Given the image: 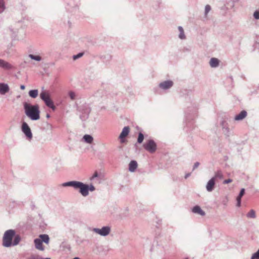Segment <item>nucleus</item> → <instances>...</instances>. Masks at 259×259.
<instances>
[{"label":"nucleus","instance_id":"nucleus-1","mask_svg":"<svg viewBox=\"0 0 259 259\" xmlns=\"http://www.w3.org/2000/svg\"><path fill=\"white\" fill-rule=\"evenodd\" d=\"M21 240L20 235L17 234L13 229L7 230L2 238V245L5 247H11L17 245Z\"/></svg>","mask_w":259,"mask_h":259},{"label":"nucleus","instance_id":"nucleus-2","mask_svg":"<svg viewBox=\"0 0 259 259\" xmlns=\"http://www.w3.org/2000/svg\"><path fill=\"white\" fill-rule=\"evenodd\" d=\"M63 187H72L75 190H78V192L82 196L85 197L89 194V191L93 192L95 190V187L91 184H84L82 182L76 181H72L65 182L62 184Z\"/></svg>","mask_w":259,"mask_h":259},{"label":"nucleus","instance_id":"nucleus-3","mask_svg":"<svg viewBox=\"0 0 259 259\" xmlns=\"http://www.w3.org/2000/svg\"><path fill=\"white\" fill-rule=\"evenodd\" d=\"M40 97L48 107L51 108L52 111H55L56 106L54 105L53 101L51 100L47 92L46 91L41 92L40 94Z\"/></svg>","mask_w":259,"mask_h":259},{"label":"nucleus","instance_id":"nucleus-4","mask_svg":"<svg viewBox=\"0 0 259 259\" xmlns=\"http://www.w3.org/2000/svg\"><path fill=\"white\" fill-rule=\"evenodd\" d=\"M231 121V119L228 118L226 116L222 117L219 119V123L222 128L223 133L227 136H230V129L228 127V122Z\"/></svg>","mask_w":259,"mask_h":259},{"label":"nucleus","instance_id":"nucleus-5","mask_svg":"<svg viewBox=\"0 0 259 259\" xmlns=\"http://www.w3.org/2000/svg\"><path fill=\"white\" fill-rule=\"evenodd\" d=\"M24 109L25 113H40L38 105H31L27 102H24Z\"/></svg>","mask_w":259,"mask_h":259},{"label":"nucleus","instance_id":"nucleus-6","mask_svg":"<svg viewBox=\"0 0 259 259\" xmlns=\"http://www.w3.org/2000/svg\"><path fill=\"white\" fill-rule=\"evenodd\" d=\"M145 150L148 151L150 153H154L157 149V144L152 139L148 140L143 145Z\"/></svg>","mask_w":259,"mask_h":259},{"label":"nucleus","instance_id":"nucleus-7","mask_svg":"<svg viewBox=\"0 0 259 259\" xmlns=\"http://www.w3.org/2000/svg\"><path fill=\"white\" fill-rule=\"evenodd\" d=\"M89 230L92 231L102 236H107L111 231V228L109 226H103L101 229L97 228H89Z\"/></svg>","mask_w":259,"mask_h":259},{"label":"nucleus","instance_id":"nucleus-8","mask_svg":"<svg viewBox=\"0 0 259 259\" xmlns=\"http://www.w3.org/2000/svg\"><path fill=\"white\" fill-rule=\"evenodd\" d=\"M21 131L28 140H31L32 139L31 130L27 123L24 120L22 121Z\"/></svg>","mask_w":259,"mask_h":259},{"label":"nucleus","instance_id":"nucleus-9","mask_svg":"<svg viewBox=\"0 0 259 259\" xmlns=\"http://www.w3.org/2000/svg\"><path fill=\"white\" fill-rule=\"evenodd\" d=\"M174 85V82L170 80H164L160 82L158 84L159 89L163 91H167Z\"/></svg>","mask_w":259,"mask_h":259},{"label":"nucleus","instance_id":"nucleus-10","mask_svg":"<svg viewBox=\"0 0 259 259\" xmlns=\"http://www.w3.org/2000/svg\"><path fill=\"white\" fill-rule=\"evenodd\" d=\"M130 130V129L128 126H125L123 127L119 136V139H120L121 143H124L125 142V138L129 134Z\"/></svg>","mask_w":259,"mask_h":259},{"label":"nucleus","instance_id":"nucleus-11","mask_svg":"<svg viewBox=\"0 0 259 259\" xmlns=\"http://www.w3.org/2000/svg\"><path fill=\"white\" fill-rule=\"evenodd\" d=\"M78 111L82 113H90L91 109L89 104L84 103L78 106Z\"/></svg>","mask_w":259,"mask_h":259},{"label":"nucleus","instance_id":"nucleus-12","mask_svg":"<svg viewBox=\"0 0 259 259\" xmlns=\"http://www.w3.org/2000/svg\"><path fill=\"white\" fill-rule=\"evenodd\" d=\"M216 181L214 178H211L207 183L206 185V189L207 192H212L215 188Z\"/></svg>","mask_w":259,"mask_h":259},{"label":"nucleus","instance_id":"nucleus-13","mask_svg":"<svg viewBox=\"0 0 259 259\" xmlns=\"http://www.w3.org/2000/svg\"><path fill=\"white\" fill-rule=\"evenodd\" d=\"M0 67L6 70H11L13 68V66L9 62L0 59Z\"/></svg>","mask_w":259,"mask_h":259},{"label":"nucleus","instance_id":"nucleus-14","mask_svg":"<svg viewBox=\"0 0 259 259\" xmlns=\"http://www.w3.org/2000/svg\"><path fill=\"white\" fill-rule=\"evenodd\" d=\"M245 192V190L244 188H242L240 190V191L236 198V201H237L236 206L237 207L241 206V199H242L243 196L244 195Z\"/></svg>","mask_w":259,"mask_h":259},{"label":"nucleus","instance_id":"nucleus-15","mask_svg":"<svg viewBox=\"0 0 259 259\" xmlns=\"http://www.w3.org/2000/svg\"><path fill=\"white\" fill-rule=\"evenodd\" d=\"M192 211L194 213L198 214L201 216H204L205 212L203 211L199 205H195L192 209Z\"/></svg>","mask_w":259,"mask_h":259},{"label":"nucleus","instance_id":"nucleus-16","mask_svg":"<svg viewBox=\"0 0 259 259\" xmlns=\"http://www.w3.org/2000/svg\"><path fill=\"white\" fill-rule=\"evenodd\" d=\"M35 247L36 249L43 251L45 249L44 246L42 245V242L40 240V239L36 238L34 240Z\"/></svg>","mask_w":259,"mask_h":259},{"label":"nucleus","instance_id":"nucleus-17","mask_svg":"<svg viewBox=\"0 0 259 259\" xmlns=\"http://www.w3.org/2000/svg\"><path fill=\"white\" fill-rule=\"evenodd\" d=\"M9 85L4 83H0V94L1 95H5L9 91Z\"/></svg>","mask_w":259,"mask_h":259},{"label":"nucleus","instance_id":"nucleus-18","mask_svg":"<svg viewBox=\"0 0 259 259\" xmlns=\"http://www.w3.org/2000/svg\"><path fill=\"white\" fill-rule=\"evenodd\" d=\"M138 167V163L136 160H132L128 164V170L134 172Z\"/></svg>","mask_w":259,"mask_h":259},{"label":"nucleus","instance_id":"nucleus-19","mask_svg":"<svg viewBox=\"0 0 259 259\" xmlns=\"http://www.w3.org/2000/svg\"><path fill=\"white\" fill-rule=\"evenodd\" d=\"M220 61L216 58H211L209 61V65L212 68H216L219 66Z\"/></svg>","mask_w":259,"mask_h":259},{"label":"nucleus","instance_id":"nucleus-20","mask_svg":"<svg viewBox=\"0 0 259 259\" xmlns=\"http://www.w3.org/2000/svg\"><path fill=\"white\" fill-rule=\"evenodd\" d=\"M39 239H40V240L42 241V242L48 244L49 243L50 238L48 235L47 234H40L39 236Z\"/></svg>","mask_w":259,"mask_h":259},{"label":"nucleus","instance_id":"nucleus-21","mask_svg":"<svg viewBox=\"0 0 259 259\" xmlns=\"http://www.w3.org/2000/svg\"><path fill=\"white\" fill-rule=\"evenodd\" d=\"M83 140L88 144H91L93 142V137L90 135H85L83 136Z\"/></svg>","mask_w":259,"mask_h":259},{"label":"nucleus","instance_id":"nucleus-22","mask_svg":"<svg viewBox=\"0 0 259 259\" xmlns=\"http://www.w3.org/2000/svg\"><path fill=\"white\" fill-rule=\"evenodd\" d=\"M212 178H214V180L217 181L218 179H222L223 178V175L221 170H219L216 171L214 174V176L212 177Z\"/></svg>","mask_w":259,"mask_h":259},{"label":"nucleus","instance_id":"nucleus-23","mask_svg":"<svg viewBox=\"0 0 259 259\" xmlns=\"http://www.w3.org/2000/svg\"><path fill=\"white\" fill-rule=\"evenodd\" d=\"M178 30L180 32V33H179V37L181 39H184L186 38V36L185 35V33H184V30H183V28L182 26H179L178 27Z\"/></svg>","mask_w":259,"mask_h":259},{"label":"nucleus","instance_id":"nucleus-24","mask_svg":"<svg viewBox=\"0 0 259 259\" xmlns=\"http://www.w3.org/2000/svg\"><path fill=\"white\" fill-rule=\"evenodd\" d=\"M29 96L32 98H35L38 96V90H32L29 91L28 93Z\"/></svg>","mask_w":259,"mask_h":259},{"label":"nucleus","instance_id":"nucleus-25","mask_svg":"<svg viewBox=\"0 0 259 259\" xmlns=\"http://www.w3.org/2000/svg\"><path fill=\"white\" fill-rule=\"evenodd\" d=\"M247 114H237L234 118L235 121H239L245 118Z\"/></svg>","mask_w":259,"mask_h":259},{"label":"nucleus","instance_id":"nucleus-26","mask_svg":"<svg viewBox=\"0 0 259 259\" xmlns=\"http://www.w3.org/2000/svg\"><path fill=\"white\" fill-rule=\"evenodd\" d=\"M32 120H36L39 119L40 114H26Z\"/></svg>","mask_w":259,"mask_h":259},{"label":"nucleus","instance_id":"nucleus-27","mask_svg":"<svg viewBox=\"0 0 259 259\" xmlns=\"http://www.w3.org/2000/svg\"><path fill=\"white\" fill-rule=\"evenodd\" d=\"M144 139V136L142 132L138 133V136L137 138V143L138 144H141Z\"/></svg>","mask_w":259,"mask_h":259},{"label":"nucleus","instance_id":"nucleus-28","mask_svg":"<svg viewBox=\"0 0 259 259\" xmlns=\"http://www.w3.org/2000/svg\"><path fill=\"white\" fill-rule=\"evenodd\" d=\"M246 216L248 218H255V211L253 209L250 210L246 214Z\"/></svg>","mask_w":259,"mask_h":259},{"label":"nucleus","instance_id":"nucleus-29","mask_svg":"<svg viewBox=\"0 0 259 259\" xmlns=\"http://www.w3.org/2000/svg\"><path fill=\"white\" fill-rule=\"evenodd\" d=\"M28 56L32 60L35 61H40L41 60V58L39 56H35L32 54H29Z\"/></svg>","mask_w":259,"mask_h":259},{"label":"nucleus","instance_id":"nucleus-30","mask_svg":"<svg viewBox=\"0 0 259 259\" xmlns=\"http://www.w3.org/2000/svg\"><path fill=\"white\" fill-rule=\"evenodd\" d=\"M79 118L82 122H85L89 118V114H80Z\"/></svg>","mask_w":259,"mask_h":259},{"label":"nucleus","instance_id":"nucleus-31","mask_svg":"<svg viewBox=\"0 0 259 259\" xmlns=\"http://www.w3.org/2000/svg\"><path fill=\"white\" fill-rule=\"evenodd\" d=\"M5 9V5L4 0H0V13H2Z\"/></svg>","mask_w":259,"mask_h":259},{"label":"nucleus","instance_id":"nucleus-32","mask_svg":"<svg viewBox=\"0 0 259 259\" xmlns=\"http://www.w3.org/2000/svg\"><path fill=\"white\" fill-rule=\"evenodd\" d=\"M250 259H259V248L256 252L252 255Z\"/></svg>","mask_w":259,"mask_h":259},{"label":"nucleus","instance_id":"nucleus-33","mask_svg":"<svg viewBox=\"0 0 259 259\" xmlns=\"http://www.w3.org/2000/svg\"><path fill=\"white\" fill-rule=\"evenodd\" d=\"M27 259H41V257L37 254H31Z\"/></svg>","mask_w":259,"mask_h":259},{"label":"nucleus","instance_id":"nucleus-34","mask_svg":"<svg viewBox=\"0 0 259 259\" xmlns=\"http://www.w3.org/2000/svg\"><path fill=\"white\" fill-rule=\"evenodd\" d=\"M69 96L72 100H74L75 98V94L72 91H70L68 93Z\"/></svg>","mask_w":259,"mask_h":259},{"label":"nucleus","instance_id":"nucleus-35","mask_svg":"<svg viewBox=\"0 0 259 259\" xmlns=\"http://www.w3.org/2000/svg\"><path fill=\"white\" fill-rule=\"evenodd\" d=\"M211 7L209 5H207L205 7V15L206 16L208 12L210 11Z\"/></svg>","mask_w":259,"mask_h":259},{"label":"nucleus","instance_id":"nucleus-36","mask_svg":"<svg viewBox=\"0 0 259 259\" xmlns=\"http://www.w3.org/2000/svg\"><path fill=\"white\" fill-rule=\"evenodd\" d=\"M83 53H79L76 55H74L73 56V58L74 60H76V59L81 57L83 56Z\"/></svg>","mask_w":259,"mask_h":259},{"label":"nucleus","instance_id":"nucleus-37","mask_svg":"<svg viewBox=\"0 0 259 259\" xmlns=\"http://www.w3.org/2000/svg\"><path fill=\"white\" fill-rule=\"evenodd\" d=\"M253 17L255 19H259V11H255L254 12Z\"/></svg>","mask_w":259,"mask_h":259},{"label":"nucleus","instance_id":"nucleus-38","mask_svg":"<svg viewBox=\"0 0 259 259\" xmlns=\"http://www.w3.org/2000/svg\"><path fill=\"white\" fill-rule=\"evenodd\" d=\"M99 175L97 171H95L92 177L90 178V180H93L95 178L98 177Z\"/></svg>","mask_w":259,"mask_h":259},{"label":"nucleus","instance_id":"nucleus-39","mask_svg":"<svg viewBox=\"0 0 259 259\" xmlns=\"http://www.w3.org/2000/svg\"><path fill=\"white\" fill-rule=\"evenodd\" d=\"M200 165V163L199 162H196L193 167V170H195Z\"/></svg>","mask_w":259,"mask_h":259},{"label":"nucleus","instance_id":"nucleus-40","mask_svg":"<svg viewBox=\"0 0 259 259\" xmlns=\"http://www.w3.org/2000/svg\"><path fill=\"white\" fill-rule=\"evenodd\" d=\"M228 198L227 197H225V198L224 199V200L222 201V203L226 205H227V202H228Z\"/></svg>","mask_w":259,"mask_h":259},{"label":"nucleus","instance_id":"nucleus-41","mask_svg":"<svg viewBox=\"0 0 259 259\" xmlns=\"http://www.w3.org/2000/svg\"><path fill=\"white\" fill-rule=\"evenodd\" d=\"M232 182V180L230 179H227V180H225L224 181L223 183L225 184H229V183H231Z\"/></svg>","mask_w":259,"mask_h":259},{"label":"nucleus","instance_id":"nucleus-42","mask_svg":"<svg viewBox=\"0 0 259 259\" xmlns=\"http://www.w3.org/2000/svg\"><path fill=\"white\" fill-rule=\"evenodd\" d=\"M30 206L32 209H34L35 208V206L33 203H31Z\"/></svg>","mask_w":259,"mask_h":259},{"label":"nucleus","instance_id":"nucleus-43","mask_svg":"<svg viewBox=\"0 0 259 259\" xmlns=\"http://www.w3.org/2000/svg\"><path fill=\"white\" fill-rule=\"evenodd\" d=\"M190 175H191L190 173H188V174H186V175L185 176V179L188 178L190 176Z\"/></svg>","mask_w":259,"mask_h":259},{"label":"nucleus","instance_id":"nucleus-44","mask_svg":"<svg viewBox=\"0 0 259 259\" xmlns=\"http://www.w3.org/2000/svg\"><path fill=\"white\" fill-rule=\"evenodd\" d=\"M25 85H21L20 86V89H21V90H24V89H25Z\"/></svg>","mask_w":259,"mask_h":259},{"label":"nucleus","instance_id":"nucleus-45","mask_svg":"<svg viewBox=\"0 0 259 259\" xmlns=\"http://www.w3.org/2000/svg\"><path fill=\"white\" fill-rule=\"evenodd\" d=\"M239 113H247V112L245 110H243L241 111Z\"/></svg>","mask_w":259,"mask_h":259},{"label":"nucleus","instance_id":"nucleus-46","mask_svg":"<svg viewBox=\"0 0 259 259\" xmlns=\"http://www.w3.org/2000/svg\"><path fill=\"white\" fill-rule=\"evenodd\" d=\"M46 115H46V117H47V118H49L50 117V115H51V114H46Z\"/></svg>","mask_w":259,"mask_h":259},{"label":"nucleus","instance_id":"nucleus-47","mask_svg":"<svg viewBox=\"0 0 259 259\" xmlns=\"http://www.w3.org/2000/svg\"><path fill=\"white\" fill-rule=\"evenodd\" d=\"M41 259H51L49 257H47V258H44L41 257Z\"/></svg>","mask_w":259,"mask_h":259},{"label":"nucleus","instance_id":"nucleus-48","mask_svg":"<svg viewBox=\"0 0 259 259\" xmlns=\"http://www.w3.org/2000/svg\"><path fill=\"white\" fill-rule=\"evenodd\" d=\"M185 259H188V258H186Z\"/></svg>","mask_w":259,"mask_h":259}]
</instances>
